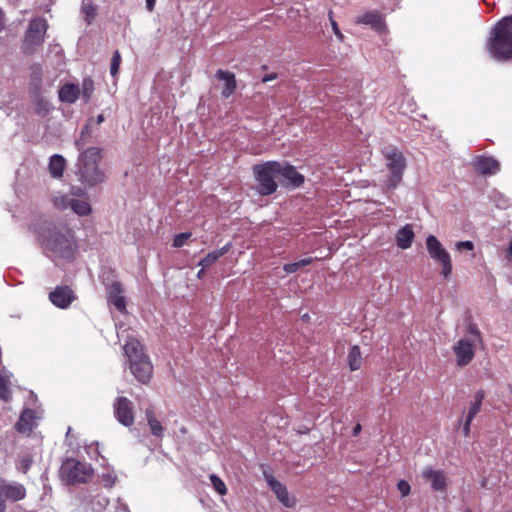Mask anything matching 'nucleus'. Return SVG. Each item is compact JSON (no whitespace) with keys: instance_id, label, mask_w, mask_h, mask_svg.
<instances>
[{"instance_id":"obj_25","label":"nucleus","mask_w":512,"mask_h":512,"mask_svg":"<svg viewBox=\"0 0 512 512\" xmlns=\"http://www.w3.org/2000/svg\"><path fill=\"white\" fill-rule=\"evenodd\" d=\"M11 377L12 374L8 371L0 370V398L5 402H9L12 398L10 390Z\"/></svg>"},{"instance_id":"obj_46","label":"nucleus","mask_w":512,"mask_h":512,"mask_svg":"<svg viewBox=\"0 0 512 512\" xmlns=\"http://www.w3.org/2000/svg\"><path fill=\"white\" fill-rule=\"evenodd\" d=\"M506 259L512 262V239L509 241L508 247L506 249Z\"/></svg>"},{"instance_id":"obj_44","label":"nucleus","mask_w":512,"mask_h":512,"mask_svg":"<svg viewBox=\"0 0 512 512\" xmlns=\"http://www.w3.org/2000/svg\"><path fill=\"white\" fill-rule=\"evenodd\" d=\"M471 423H472V421L469 419H465V421H464L462 431H463V435L465 437H468L470 434Z\"/></svg>"},{"instance_id":"obj_35","label":"nucleus","mask_w":512,"mask_h":512,"mask_svg":"<svg viewBox=\"0 0 512 512\" xmlns=\"http://www.w3.org/2000/svg\"><path fill=\"white\" fill-rule=\"evenodd\" d=\"M277 499L287 508H292L296 505L295 497L289 495L287 488L277 496Z\"/></svg>"},{"instance_id":"obj_18","label":"nucleus","mask_w":512,"mask_h":512,"mask_svg":"<svg viewBox=\"0 0 512 512\" xmlns=\"http://www.w3.org/2000/svg\"><path fill=\"white\" fill-rule=\"evenodd\" d=\"M474 167L480 174L492 175L500 170V163L493 157L479 156L475 159Z\"/></svg>"},{"instance_id":"obj_30","label":"nucleus","mask_w":512,"mask_h":512,"mask_svg":"<svg viewBox=\"0 0 512 512\" xmlns=\"http://www.w3.org/2000/svg\"><path fill=\"white\" fill-rule=\"evenodd\" d=\"M71 210L79 216H88L92 212L91 205L87 200L74 198L72 200Z\"/></svg>"},{"instance_id":"obj_4","label":"nucleus","mask_w":512,"mask_h":512,"mask_svg":"<svg viewBox=\"0 0 512 512\" xmlns=\"http://www.w3.org/2000/svg\"><path fill=\"white\" fill-rule=\"evenodd\" d=\"M464 331L465 334L452 347L455 363L458 367H465L470 364L474 359L477 347L482 344L481 333L473 323H468Z\"/></svg>"},{"instance_id":"obj_27","label":"nucleus","mask_w":512,"mask_h":512,"mask_svg":"<svg viewBox=\"0 0 512 512\" xmlns=\"http://www.w3.org/2000/svg\"><path fill=\"white\" fill-rule=\"evenodd\" d=\"M232 244L229 242L222 248L218 250H214L212 252H209L200 262L199 265L203 268L210 267L212 264H214L220 257H222L224 254H226L231 249Z\"/></svg>"},{"instance_id":"obj_10","label":"nucleus","mask_w":512,"mask_h":512,"mask_svg":"<svg viewBox=\"0 0 512 512\" xmlns=\"http://www.w3.org/2000/svg\"><path fill=\"white\" fill-rule=\"evenodd\" d=\"M113 410L116 419L122 425L130 427L134 423L133 403L126 397L120 396L114 400Z\"/></svg>"},{"instance_id":"obj_1","label":"nucleus","mask_w":512,"mask_h":512,"mask_svg":"<svg viewBox=\"0 0 512 512\" xmlns=\"http://www.w3.org/2000/svg\"><path fill=\"white\" fill-rule=\"evenodd\" d=\"M34 232L46 250L55 257L72 260L77 248L73 230L62 223L42 221L34 225Z\"/></svg>"},{"instance_id":"obj_51","label":"nucleus","mask_w":512,"mask_h":512,"mask_svg":"<svg viewBox=\"0 0 512 512\" xmlns=\"http://www.w3.org/2000/svg\"><path fill=\"white\" fill-rule=\"evenodd\" d=\"M362 430V427L360 424H357L354 428H353V435L354 436H357Z\"/></svg>"},{"instance_id":"obj_37","label":"nucleus","mask_w":512,"mask_h":512,"mask_svg":"<svg viewBox=\"0 0 512 512\" xmlns=\"http://www.w3.org/2000/svg\"><path fill=\"white\" fill-rule=\"evenodd\" d=\"M210 480L213 488L220 494L225 495L227 493V488L225 483L215 474L210 475Z\"/></svg>"},{"instance_id":"obj_9","label":"nucleus","mask_w":512,"mask_h":512,"mask_svg":"<svg viewBox=\"0 0 512 512\" xmlns=\"http://www.w3.org/2000/svg\"><path fill=\"white\" fill-rule=\"evenodd\" d=\"M387 167L391 173L389 178V187L396 188L401 182L404 169L406 167V161L403 154L400 151H393L386 155Z\"/></svg>"},{"instance_id":"obj_3","label":"nucleus","mask_w":512,"mask_h":512,"mask_svg":"<svg viewBox=\"0 0 512 512\" xmlns=\"http://www.w3.org/2000/svg\"><path fill=\"white\" fill-rule=\"evenodd\" d=\"M101 159L102 149L99 147H90L81 151L76 174L82 184L92 187L104 181L105 174L98 166Z\"/></svg>"},{"instance_id":"obj_22","label":"nucleus","mask_w":512,"mask_h":512,"mask_svg":"<svg viewBox=\"0 0 512 512\" xmlns=\"http://www.w3.org/2000/svg\"><path fill=\"white\" fill-rule=\"evenodd\" d=\"M414 237L415 234L412 226L407 224L398 230L396 234V244L403 250L408 249L411 247Z\"/></svg>"},{"instance_id":"obj_17","label":"nucleus","mask_w":512,"mask_h":512,"mask_svg":"<svg viewBox=\"0 0 512 512\" xmlns=\"http://www.w3.org/2000/svg\"><path fill=\"white\" fill-rule=\"evenodd\" d=\"M123 288L122 284L120 282H113L110 285L109 291H108V301L112 303L115 308L125 314L126 313V299L122 295Z\"/></svg>"},{"instance_id":"obj_56","label":"nucleus","mask_w":512,"mask_h":512,"mask_svg":"<svg viewBox=\"0 0 512 512\" xmlns=\"http://www.w3.org/2000/svg\"><path fill=\"white\" fill-rule=\"evenodd\" d=\"M467 512H471V511H467Z\"/></svg>"},{"instance_id":"obj_39","label":"nucleus","mask_w":512,"mask_h":512,"mask_svg":"<svg viewBox=\"0 0 512 512\" xmlns=\"http://www.w3.org/2000/svg\"><path fill=\"white\" fill-rule=\"evenodd\" d=\"M191 235L192 234L190 232L177 234L173 239V247L180 248L184 246V244L191 237Z\"/></svg>"},{"instance_id":"obj_33","label":"nucleus","mask_w":512,"mask_h":512,"mask_svg":"<svg viewBox=\"0 0 512 512\" xmlns=\"http://www.w3.org/2000/svg\"><path fill=\"white\" fill-rule=\"evenodd\" d=\"M312 262H313V258L312 257L304 258V259H301V260H299L297 262L284 264L283 270L287 274L295 273L299 269H301L302 267L310 265Z\"/></svg>"},{"instance_id":"obj_49","label":"nucleus","mask_w":512,"mask_h":512,"mask_svg":"<svg viewBox=\"0 0 512 512\" xmlns=\"http://www.w3.org/2000/svg\"><path fill=\"white\" fill-rule=\"evenodd\" d=\"M85 11H86V14H87L88 16H91V17H94V16H95V9H94L92 6H90V7H86V8H85Z\"/></svg>"},{"instance_id":"obj_28","label":"nucleus","mask_w":512,"mask_h":512,"mask_svg":"<svg viewBox=\"0 0 512 512\" xmlns=\"http://www.w3.org/2000/svg\"><path fill=\"white\" fill-rule=\"evenodd\" d=\"M347 362L351 371H357L362 365V355L359 346L354 345L348 352Z\"/></svg>"},{"instance_id":"obj_53","label":"nucleus","mask_w":512,"mask_h":512,"mask_svg":"<svg viewBox=\"0 0 512 512\" xmlns=\"http://www.w3.org/2000/svg\"><path fill=\"white\" fill-rule=\"evenodd\" d=\"M204 274H205V270H204V268L202 267V269L198 271V273H197V277H198V278H202V277L204 276Z\"/></svg>"},{"instance_id":"obj_40","label":"nucleus","mask_w":512,"mask_h":512,"mask_svg":"<svg viewBox=\"0 0 512 512\" xmlns=\"http://www.w3.org/2000/svg\"><path fill=\"white\" fill-rule=\"evenodd\" d=\"M397 488L402 497L409 495V493L411 491L410 484L405 480H400L397 484Z\"/></svg>"},{"instance_id":"obj_16","label":"nucleus","mask_w":512,"mask_h":512,"mask_svg":"<svg viewBox=\"0 0 512 512\" xmlns=\"http://www.w3.org/2000/svg\"><path fill=\"white\" fill-rule=\"evenodd\" d=\"M356 23L370 26L377 32H382L386 28L383 16L377 11H368L357 17Z\"/></svg>"},{"instance_id":"obj_7","label":"nucleus","mask_w":512,"mask_h":512,"mask_svg":"<svg viewBox=\"0 0 512 512\" xmlns=\"http://www.w3.org/2000/svg\"><path fill=\"white\" fill-rule=\"evenodd\" d=\"M61 477L69 484L85 483L92 477V469L85 463L68 459L61 466Z\"/></svg>"},{"instance_id":"obj_41","label":"nucleus","mask_w":512,"mask_h":512,"mask_svg":"<svg viewBox=\"0 0 512 512\" xmlns=\"http://www.w3.org/2000/svg\"><path fill=\"white\" fill-rule=\"evenodd\" d=\"M456 249L461 252L463 250L472 251L474 249V243L472 241H460L455 245Z\"/></svg>"},{"instance_id":"obj_34","label":"nucleus","mask_w":512,"mask_h":512,"mask_svg":"<svg viewBox=\"0 0 512 512\" xmlns=\"http://www.w3.org/2000/svg\"><path fill=\"white\" fill-rule=\"evenodd\" d=\"M93 92H94V81L90 77L84 78L82 81L80 94H82L85 102H88L91 99Z\"/></svg>"},{"instance_id":"obj_31","label":"nucleus","mask_w":512,"mask_h":512,"mask_svg":"<svg viewBox=\"0 0 512 512\" xmlns=\"http://www.w3.org/2000/svg\"><path fill=\"white\" fill-rule=\"evenodd\" d=\"M73 198H71L69 195L66 194H55L52 198V203L55 208L59 210H66L68 208L71 209Z\"/></svg>"},{"instance_id":"obj_48","label":"nucleus","mask_w":512,"mask_h":512,"mask_svg":"<svg viewBox=\"0 0 512 512\" xmlns=\"http://www.w3.org/2000/svg\"><path fill=\"white\" fill-rule=\"evenodd\" d=\"M156 0H146V8L148 11L152 12L155 8Z\"/></svg>"},{"instance_id":"obj_55","label":"nucleus","mask_w":512,"mask_h":512,"mask_svg":"<svg viewBox=\"0 0 512 512\" xmlns=\"http://www.w3.org/2000/svg\"><path fill=\"white\" fill-rule=\"evenodd\" d=\"M302 320H309V316L307 313L302 316Z\"/></svg>"},{"instance_id":"obj_6","label":"nucleus","mask_w":512,"mask_h":512,"mask_svg":"<svg viewBox=\"0 0 512 512\" xmlns=\"http://www.w3.org/2000/svg\"><path fill=\"white\" fill-rule=\"evenodd\" d=\"M47 28L48 25L44 18L38 17L30 21L22 44L24 54L32 55L36 52V49L44 42Z\"/></svg>"},{"instance_id":"obj_45","label":"nucleus","mask_w":512,"mask_h":512,"mask_svg":"<svg viewBox=\"0 0 512 512\" xmlns=\"http://www.w3.org/2000/svg\"><path fill=\"white\" fill-rule=\"evenodd\" d=\"M331 25H332V28H333L334 33H335L338 37L342 38V37H343V35H342V33L340 32V29H339V27H338L337 22H336L335 20L331 19Z\"/></svg>"},{"instance_id":"obj_23","label":"nucleus","mask_w":512,"mask_h":512,"mask_svg":"<svg viewBox=\"0 0 512 512\" xmlns=\"http://www.w3.org/2000/svg\"><path fill=\"white\" fill-rule=\"evenodd\" d=\"M80 96V87L73 83L63 85L59 90V99L66 103H75Z\"/></svg>"},{"instance_id":"obj_19","label":"nucleus","mask_w":512,"mask_h":512,"mask_svg":"<svg viewBox=\"0 0 512 512\" xmlns=\"http://www.w3.org/2000/svg\"><path fill=\"white\" fill-rule=\"evenodd\" d=\"M36 412L31 409H25L20 415L15 428L19 433L29 434L36 425Z\"/></svg>"},{"instance_id":"obj_32","label":"nucleus","mask_w":512,"mask_h":512,"mask_svg":"<svg viewBox=\"0 0 512 512\" xmlns=\"http://www.w3.org/2000/svg\"><path fill=\"white\" fill-rule=\"evenodd\" d=\"M92 121H93L92 118L88 120V123L82 129L79 138L75 141V146H76L77 150H79V151L85 150L84 146L86 145L89 138L91 137L90 123Z\"/></svg>"},{"instance_id":"obj_38","label":"nucleus","mask_w":512,"mask_h":512,"mask_svg":"<svg viewBox=\"0 0 512 512\" xmlns=\"http://www.w3.org/2000/svg\"><path fill=\"white\" fill-rule=\"evenodd\" d=\"M121 64V55L118 50H116L113 53L112 59H111V65H110V73L113 77H115L118 74L119 67Z\"/></svg>"},{"instance_id":"obj_50","label":"nucleus","mask_w":512,"mask_h":512,"mask_svg":"<svg viewBox=\"0 0 512 512\" xmlns=\"http://www.w3.org/2000/svg\"><path fill=\"white\" fill-rule=\"evenodd\" d=\"M82 191L83 190L81 188H72L71 189V194L73 196H79V195H81Z\"/></svg>"},{"instance_id":"obj_54","label":"nucleus","mask_w":512,"mask_h":512,"mask_svg":"<svg viewBox=\"0 0 512 512\" xmlns=\"http://www.w3.org/2000/svg\"><path fill=\"white\" fill-rule=\"evenodd\" d=\"M124 327V322H122L119 326H116L117 330H122Z\"/></svg>"},{"instance_id":"obj_8","label":"nucleus","mask_w":512,"mask_h":512,"mask_svg":"<svg viewBox=\"0 0 512 512\" xmlns=\"http://www.w3.org/2000/svg\"><path fill=\"white\" fill-rule=\"evenodd\" d=\"M426 247L429 256L441 265V273L444 278L449 279L452 274V262L450 254L446 249L443 248L440 241L434 235H429L426 238Z\"/></svg>"},{"instance_id":"obj_21","label":"nucleus","mask_w":512,"mask_h":512,"mask_svg":"<svg viewBox=\"0 0 512 512\" xmlns=\"http://www.w3.org/2000/svg\"><path fill=\"white\" fill-rule=\"evenodd\" d=\"M124 352L129 362L147 356L144 353V349L141 342L134 337H129V339L124 344Z\"/></svg>"},{"instance_id":"obj_13","label":"nucleus","mask_w":512,"mask_h":512,"mask_svg":"<svg viewBox=\"0 0 512 512\" xmlns=\"http://www.w3.org/2000/svg\"><path fill=\"white\" fill-rule=\"evenodd\" d=\"M421 475L424 480L430 483L433 490L441 492L446 490L447 477L443 470L426 467L423 469Z\"/></svg>"},{"instance_id":"obj_47","label":"nucleus","mask_w":512,"mask_h":512,"mask_svg":"<svg viewBox=\"0 0 512 512\" xmlns=\"http://www.w3.org/2000/svg\"><path fill=\"white\" fill-rule=\"evenodd\" d=\"M276 78H277V74H276V73L266 74V75L262 78V82H263V83H267V82H269V81L275 80Z\"/></svg>"},{"instance_id":"obj_14","label":"nucleus","mask_w":512,"mask_h":512,"mask_svg":"<svg viewBox=\"0 0 512 512\" xmlns=\"http://www.w3.org/2000/svg\"><path fill=\"white\" fill-rule=\"evenodd\" d=\"M0 496L4 500L19 501L25 498L26 489L22 484L8 483L0 479Z\"/></svg>"},{"instance_id":"obj_20","label":"nucleus","mask_w":512,"mask_h":512,"mask_svg":"<svg viewBox=\"0 0 512 512\" xmlns=\"http://www.w3.org/2000/svg\"><path fill=\"white\" fill-rule=\"evenodd\" d=\"M216 78L225 82L221 92L223 98H229L237 89V81L234 73L222 69L217 70Z\"/></svg>"},{"instance_id":"obj_2","label":"nucleus","mask_w":512,"mask_h":512,"mask_svg":"<svg viewBox=\"0 0 512 512\" xmlns=\"http://www.w3.org/2000/svg\"><path fill=\"white\" fill-rule=\"evenodd\" d=\"M487 47L490 54L499 61L512 59V15L497 22L492 29Z\"/></svg>"},{"instance_id":"obj_43","label":"nucleus","mask_w":512,"mask_h":512,"mask_svg":"<svg viewBox=\"0 0 512 512\" xmlns=\"http://www.w3.org/2000/svg\"><path fill=\"white\" fill-rule=\"evenodd\" d=\"M32 463V460L29 457H24L20 461V468L24 473L28 471Z\"/></svg>"},{"instance_id":"obj_24","label":"nucleus","mask_w":512,"mask_h":512,"mask_svg":"<svg viewBox=\"0 0 512 512\" xmlns=\"http://www.w3.org/2000/svg\"><path fill=\"white\" fill-rule=\"evenodd\" d=\"M66 168V160L62 155L55 154L50 158L48 170L53 178H61Z\"/></svg>"},{"instance_id":"obj_5","label":"nucleus","mask_w":512,"mask_h":512,"mask_svg":"<svg viewBox=\"0 0 512 512\" xmlns=\"http://www.w3.org/2000/svg\"><path fill=\"white\" fill-rule=\"evenodd\" d=\"M278 168L279 162L277 161L254 165L253 173L258 183L259 194L266 196L276 192L278 185L275 178L279 177Z\"/></svg>"},{"instance_id":"obj_36","label":"nucleus","mask_w":512,"mask_h":512,"mask_svg":"<svg viewBox=\"0 0 512 512\" xmlns=\"http://www.w3.org/2000/svg\"><path fill=\"white\" fill-rule=\"evenodd\" d=\"M266 481L276 497L286 489V486L277 481L273 476H266Z\"/></svg>"},{"instance_id":"obj_42","label":"nucleus","mask_w":512,"mask_h":512,"mask_svg":"<svg viewBox=\"0 0 512 512\" xmlns=\"http://www.w3.org/2000/svg\"><path fill=\"white\" fill-rule=\"evenodd\" d=\"M102 479H103L105 486L111 487L114 485V483L116 481V476L111 473H107V474H103Z\"/></svg>"},{"instance_id":"obj_29","label":"nucleus","mask_w":512,"mask_h":512,"mask_svg":"<svg viewBox=\"0 0 512 512\" xmlns=\"http://www.w3.org/2000/svg\"><path fill=\"white\" fill-rule=\"evenodd\" d=\"M146 417L151 433L157 437L162 436L164 428L161 425L160 421H158L157 418L155 417L152 409L149 408L146 410Z\"/></svg>"},{"instance_id":"obj_15","label":"nucleus","mask_w":512,"mask_h":512,"mask_svg":"<svg viewBox=\"0 0 512 512\" xmlns=\"http://www.w3.org/2000/svg\"><path fill=\"white\" fill-rule=\"evenodd\" d=\"M278 173L289 185L295 188L302 186L304 183V176L292 165L279 162Z\"/></svg>"},{"instance_id":"obj_26","label":"nucleus","mask_w":512,"mask_h":512,"mask_svg":"<svg viewBox=\"0 0 512 512\" xmlns=\"http://www.w3.org/2000/svg\"><path fill=\"white\" fill-rule=\"evenodd\" d=\"M485 398V393L483 390H478L474 396L473 400L469 403V408L466 414L465 419H469L473 421L474 417L480 412L482 407V402Z\"/></svg>"},{"instance_id":"obj_11","label":"nucleus","mask_w":512,"mask_h":512,"mask_svg":"<svg viewBox=\"0 0 512 512\" xmlns=\"http://www.w3.org/2000/svg\"><path fill=\"white\" fill-rule=\"evenodd\" d=\"M130 371L135 378L141 383H148L152 377L153 366L148 356L138 358L132 362H129Z\"/></svg>"},{"instance_id":"obj_12","label":"nucleus","mask_w":512,"mask_h":512,"mask_svg":"<svg viewBox=\"0 0 512 512\" xmlns=\"http://www.w3.org/2000/svg\"><path fill=\"white\" fill-rule=\"evenodd\" d=\"M76 299L74 291L69 286H57L49 294V300L57 307L65 309Z\"/></svg>"},{"instance_id":"obj_52","label":"nucleus","mask_w":512,"mask_h":512,"mask_svg":"<svg viewBox=\"0 0 512 512\" xmlns=\"http://www.w3.org/2000/svg\"><path fill=\"white\" fill-rule=\"evenodd\" d=\"M104 120H105L104 115H103V114H99V115L97 116V118H96V124H97V125H100L101 123H103V122H104Z\"/></svg>"}]
</instances>
